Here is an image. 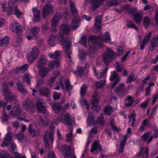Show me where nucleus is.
<instances>
[{
	"label": "nucleus",
	"mask_w": 158,
	"mask_h": 158,
	"mask_svg": "<svg viewBox=\"0 0 158 158\" xmlns=\"http://www.w3.org/2000/svg\"><path fill=\"white\" fill-rule=\"evenodd\" d=\"M114 66L118 72H120L123 69V67L121 65L118 61H117L115 63Z\"/></svg>",
	"instance_id": "59"
},
{
	"label": "nucleus",
	"mask_w": 158,
	"mask_h": 158,
	"mask_svg": "<svg viewBox=\"0 0 158 158\" xmlns=\"http://www.w3.org/2000/svg\"><path fill=\"white\" fill-rule=\"evenodd\" d=\"M115 56V52L111 49L108 48L103 55V60L106 64L114 59Z\"/></svg>",
	"instance_id": "7"
},
{
	"label": "nucleus",
	"mask_w": 158,
	"mask_h": 158,
	"mask_svg": "<svg viewBox=\"0 0 158 158\" xmlns=\"http://www.w3.org/2000/svg\"><path fill=\"white\" fill-rule=\"evenodd\" d=\"M114 120L111 119L109 123V124L111 126L112 129L114 131L118 132L120 129L115 127L114 125Z\"/></svg>",
	"instance_id": "58"
},
{
	"label": "nucleus",
	"mask_w": 158,
	"mask_h": 158,
	"mask_svg": "<svg viewBox=\"0 0 158 158\" xmlns=\"http://www.w3.org/2000/svg\"><path fill=\"white\" fill-rule=\"evenodd\" d=\"M54 11L53 7L49 2H48L44 6L43 10V16L45 17L47 16L52 14Z\"/></svg>",
	"instance_id": "12"
},
{
	"label": "nucleus",
	"mask_w": 158,
	"mask_h": 158,
	"mask_svg": "<svg viewBox=\"0 0 158 158\" xmlns=\"http://www.w3.org/2000/svg\"><path fill=\"white\" fill-rule=\"evenodd\" d=\"M10 30L17 34H21L22 30L21 25L16 22H13L11 23L9 26Z\"/></svg>",
	"instance_id": "10"
},
{
	"label": "nucleus",
	"mask_w": 158,
	"mask_h": 158,
	"mask_svg": "<svg viewBox=\"0 0 158 158\" xmlns=\"http://www.w3.org/2000/svg\"><path fill=\"white\" fill-rule=\"evenodd\" d=\"M81 43L85 47H86V38L85 36H82L81 38V42L76 43L74 45L75 46H78V44Z\"/></svg>",
	"instance_id": "56"
},
{
	"label": "nucleus",
	"mask_w": 158,
	"mask_h": 158,
	"mask_svg": "<svg viewBox=\"0 0 158 158\" xmlns=\"http://www.w3.org/2000/svg\"><path fill=\"white\" fill-rule=\"evenodd\" d=\"M113 108L112 106H107L104 109V112L105 114L108 116L110 115L111 113L113 112Z\"/></svg>",
	"instance_id": "51"
},
{
	"label": "nucleus",
	"mask_w": 158,
	"mask_h": 158,
	"mask_svg": "<svg viewBox=\"0 0 158 158\" xmlns=\"http://www.w3.org/2000/svg\"><path fill=\"white\" fill-rule=\"evenodd\" d=\"M15 138H17L19 142H21L25 139V137L23 133H20L19 134H16Z\"/></svg>",
	"instance_id": "57"
},
{
	"label": "nucleus",
	"mask_w": 158,
	"mask_h": 158,
	"mask_svg": "<svg viewBox=\"0 0 158 158\" xmlns=\"http://www.w3.org/2000/svg\"><path fill=\"white\" fill-rule=\"evenodd\" d=\"M70 149V147L68 145H64L62 146L61 150L64 158H66L67 156L69 155Z\"/></svg>",
	"instance_id": "31"
},
{
	"label": "nucleus",
	"mask_w": 158,
	"mask_h": 158,
	"mask_svg": "<svg viewBox=\"0 0 158 158\" xmlns=\"http://www.w3.org/2000/svg\"><path fill=\"white\" fill-rule=\"evenodd\" d=\"M124 84L122 83L120 84L117 87L116 90V93L119 96L122 97L127 94L126 89L124 88Z\"/></svg>",
	"instance_id": "15"
},
{
	"label": "nucleus",
	"mask_w": 158,
	"mask_h": 158,
	"mask_svg": "<svg viewBox=\"0 0 158 158\" xmlns=\"http://www.w3.org/2000/svg\"><path fill=\"white\" fill-rule=\"evenodd\" d=\"M19 78H20V80H22L23 82L26 81L27 82V84L30 85H31L30 79L32 78V77L30 76L29 74L26 73L24 74L23 77H20Z\"/></svg>",
	"instance_id": "41"
},
{
	"label": "nucleus",
	"mask_w": 158,
	"mask_h": 158,
	"mask_svg": "<svg viewBox=\"0 0 158 158\" xmlns=\"http://www.w3.org/2000/svg\"><path fill=\"white\" fill-rule=\"evenodd\" d=\"M73 133L72 131H71L69 133L66 134V141L68 142L71 141L73 139L72 136Z\"/></svg>",
	"instance_id": "64"
},
{
	"label": "nucleus",
	"mask_w": 158,
	"mask_h": 158,
	"mask_svg": "<svg viewBox=\"0 0 158 158\" xmlns=\"http://www.w3.org/2000/svg\"><path fill=\"white\" fill-rule=\"evenodd\" d=\"M22 82H23L22 80H20V78H19L18 81H16L18 90L21 93H24L26 92V90L24 88L23 86L21 84V83Z\"/></svg>",
	"instance_id": "40"
},
{
	"label": "nucleus",
	"mask_w": 158,
	"mask_h": 158,
	"mask_svg": "<svg viewBox=\"0 0 158 158\" xmlns=\"http://www.w3.org/2000/svg\"><path fill=\"white\" fill-rule=\"evenodd\" d=\"M127 27L128 28H133L137 30H138V28L137 27L132 21L128 20L127 21Z\"/></svg>",
	"instance_id": "60"
},
{
	"label": "nucleus",
	"mask_w": 158,
	"mask_h": 158,
	"mask_svg": "<svg viewBox=\"0 0 158 158\" xmlns=\"http://www.w3.org/2000/svg\"><path fill=\"white\" fill-rule=\"evenodd\" d=\"M58 80V81L56 82V84L57 86L55 87V89L57 90L61 89L63 90H64V88L63 83L62 82L63 77H61L60 79H59Z\"/></svg>",
	"instance_id": "43"
},
{
	"label": "nucleus",
	"mask_w": 158,
	"mask_h": 158,
	"mask_svg": "<svg viewBox=\"0 0 158 158\" xmlns=\"http://www.w3.org/2000/svg\"><path fill=\"white\" fill-rule=\"evenodd\" d=\"M28 68L27 64H24L19 68H17L14 71V73H21L25 72Z\"/></svg>",
	"instance_id": "33"
},
{
	"label": "nucleus",
	"mask_w": 158,
	"mask_h": 158,
	"mask_svg": "<svg viewBox=\"0 0 158 158\" xmlns=\"http://www.w3.org/2000/svg\"><path fill=\"white\" fill-rule=\"evenodd\" d=\"M110 38L109 33H105L99 37L95 35H90L89 38V45L90 52L89 55L93 57L95 56V52L98 48L102 47L103 44L99 43L107 42L110 40Z\"/></svg>",
	"instance_id": "2"
},
{
	"label": "nucleus",
	"mask_w": 158,
	"mask_h": 158,
	"mask_svg": "<svg viewBox=\"0 0 158 158\" xmlns=\"http://www.w3.org/2000/svg\"><path fill=\"white\" fill-rule=\"evenodd\" d=\"M148 149L147 148H142L139 154V156L140 158H146L148 156Z\"/></svg>",
	"instance_id": "37"
},
{
	"label": "nucleus",
	"mask_w": 158,
	"mask_h": 158,
	"mask_svg": "<svg viewBox=\"0 0 158 158\" xmlns=\"http://www.w3.org/2000/svg\"><path fill=\"white\" fill-rule=\"evenodd\" d=\"M127 136L123 135V136L122 139L120 143L119 147L118 149V151L119 153H122L123 151L124 147L127 140Z\"/></svg>",
	"instance_id": "30"
},
{
	"label": "nucleus",
	"mask_w": 158,
	"mask_h": 158,
	"mask_svg": "<svg viewBox=\"0 0 158 158\" xmlns=\"http://www.w3.org/2000/svg\"><path fill=\"white\" fill-rule=\"evenodd\" d=\"M71 116L69 113H63L57 120H54L52 123L49 125V131H47L44 136L43 140L45 143L46 148L49 146L48 141L50 140L51 142L53 141V139L54 135V126L57 125L60 122L67 125H71L72 121Z\"/></svg>",
	"instance_id": "1"
},
{
	"label": "nucleus",
	"mask_w": 158,
	"mask_h": 158,
	"mask_svg": "<svg viewBox=\"0 0 158 158\" xmlns=\"http://www.w3.org/2000/svg\"><path fill=\"white\" fill-rule=\"evenodd\" d=\"M70 29L69 25L63 24L60 28V32L59 33L58 37L59 39H61V44L62 45L63 51L65 53L66 57L71 60V57L72 56V52L70 49L71 46V42L69 40L64 39V35L68 34L70 32Z\"/></svg>",
	"instance_id": "3"
},
{
	"label": "nucleus",
	"mask_w": 158,
	"mask_h": 158,
	"mask_svg": "<svg viewBox=\"0 0 158 158\" xmlns=\"http://www.w3.org/2000/svg\"><path fill=\"white\" fill-rule=\"evenodd\" d=\"M9 43V38L7 36L2 38L0 40V45L1 46H6Z\"/></svg>",
	"instance_id": "47"
},
{
	"label": "nucleus",
	"mask_w": 158,
	"mask_h": 158,
	"mask_svg": "<svg viewBox=\"0 0 158 158\" xmlns=\"http://www.w3.org/2000/svg\"><path fill=\"white\" fill-rule=\"evenodd\" d=\"M52 106L54 110L56 113H58L61 110H64L69 107V104L67 103L63 107H60L59 105L57 103H53Z\"/></svg>",
	"instance_id": "16"
},
{
	"label": "nucleus",
	"mask_w": 158,
	"mask_h": 158,
	"mask_svg": "<svg viewBox=\"0 0 158 158\" xmlns=\"http://www.w3.org/2000/svg\"><path fill=\"white\" fill-rule=\"evenodd\" d=\"M92 114L90 112L89 114V116L87 120V123L89 126H91L94 124Z\"/></svg>",
	"instance_id": "50"
},
{
	"label": "nucleus",
	"mask_w": 158,
	"mask_h": 158,
	"mask_svg": "<svg viewBox=\"0 0 158 158\" xmlns=\"http://www.w3.org/2000/svg\"><path fill=\"white\" fill-rule=\"evenodd\" d=\"M78 55L79 58L80 60H85L86 58L87 53L84 51L81 50L79 51Z\"/></svg>",
	"instance_id": "55"
},
{
	"label": "nucleus",
	"mask_w": 158,
	"mask_h": 158,
	"mask_svg": "<svg viewBox=\"0 0 158 158\" xmlns=\"http://www.w3.org/2000/svg\"><path fill=\"white\" fill-rule=\"evenodd\" d=\"M60 74V72L58 71H54L52 74L51 78L49 80L48 84L51 85L54 82L55 79Z\"/></svg>",
	"instance_id": "32"
},
{
	"label": "nucleus",
	"mask_w": 158,
	"mask_h": 158,
	"mask_svg": "<svg viewBox=\"0 0 158 158\" xmlns=\"http://www.w3.org/2000/svg\"><path fill=\"white\" fill-rule=\"evenodd\" d=\"M149 123V120L146 119L144 120L141 125L139 131H140L142 132L143 131L144 129L148 125Z\"/></svg>",
	"instance_id": "46"
},
{
	"label": "nucleus",
	"mask_w": 158,
	"mask_h": 158,
	"mask_svg": "<svg viewBox=\"0 0 158 158\" xmlns=\"http://www.w3.org/2000/svg\"><path fill=\"white\" fill-rule=\"evenodd\" d=\"M153 135L149 132L144 134L143 136V139L147 141L148 143H150L152 139Z\"/></svg>",
	"instance_id": "36"
},
{
	"label": "nucleus",
	"mask_w": 158,
	"mask_h": 158,
	"mask_svg": "<svg viewBox=\"0 0 158 158\" xmlns=\"http://www.w3.org/2000/svg\"><path fill=\"white\" fill-rule=\"evenodd\" d=\"M151 22V19L148 17H146L143 19L144 25L145 27L149 26Z\"/></svg>",
	"instance_id": "63"
},
{
	"label": "nucleus",
	"mask_w": 158,
	"mask_h": 158,
	"mask_svg": "<svg viewBox=\"0 0 158 158\" xmlns=\"http://www.w3.org/2000/svg\"><path fill=\"white\" fill-rule=\"evenodd\" d=\"M39 92L40 94L44 96L48 97L50 95L49 89L45 87L41 88L39 90Z\"/></svg>",
	"instance_id": "34"
},
{
	"label": "nucleus",
	"mask_w": 158,
	"mask_h": 158,
	"mask_svg": "<svg viewBox=\"0 0 158 158\" xmlns=\"http://www.w3.org/2000/svg\"><path fill=\"white\" fill-rule=\"evenodd\" d=\"M38 122L40 125L46 126L48 124V117L45 116L44 119L42 118L41 117L40 118V120H38Z\"/></svg>",
	"instance_id": "44"
},
{
	"label": "nucleus",
	"mask_w": 158,
	"mask_h": 158,
	"mask_svg": "<svg viewBox=\"0 0 158 158\" xmlns=\"http://www.w3.org/2000/svg\"><path fill=\"white\" fill-rule=\"evenodd\" d=\"M137 10V7L134 6L130 9L129 13L133 14L134 19L137 24L140 23L142 19L143 15V11L140 12H137L135 14L134 12Z\"/></svg>",
	"instance_id": "6"
},
{
	"label": "nucleus",
	"mask_w": 158,
	"mask_h": 158,
	"mask_svg": "<svg viewBox=\"0 0 158 158\" xmlns=\"http://www.w3.org/2000/svg\"><path fill=\"white\" fill-rule=\"evenodd\" d=\"M103 116V114H99L96 122V124L101 126H103L105 124L106 122L104 119Z\"/></svg>",
	"instance_id": "35"
},
{
	"label": "nucleus",
	"mask_w": 158,
	"mask_h": 158,
	"mask_svg": "<svg viewBox=\"0 0 158 158\" xmlns=\"http://www.w3.org/2000/svg\"><path fill=\"white\" fill-rule=\"evenodd\" d=\"M39 54V52L37 47H34L32 48L30 53L27 56V58L30 62H32L36 59Z\"/></svg>",
	"instance_id": "8"
},
{
	"label": "nucleus",
	"mask_w": 158,
	"mask_h": 158,
	"mask_svg": "<svg viewBox=\"0 0 158 158\" xmlns=\"http://www.w3.org/2000/svg\"><path fill=\"white\" fill-rule=\"evenodd\" d=\"M65 86L66 90L68 92L71 91L73 86L70 84V82L69 80H66L65 81Z\"/></svg>",
	"instance_id": "53"
},
{
	"label": "nucleus",
	"mask_w": 158,
	"mask_h": 158,
	"mask_svg": "<svg viewBox=\"0 0 158 158\" xmlns=\"http://www.w3.org/2000/svg\"><path fill=\"white\" fill-rule=\"evenodd\" d=\"M136 117V114L135 113H133L132 114H131V115H129V117L130 118L129 121L130 122H132V123L131 125L133 126L135 122V118Z\"/></svg>",
	"instance_id": "61"
},
{
	"label": "nucleus",
	"mask_w": 158,
	"mask_h": 158,
	"mask_svg": "<svg viewBox=\"0 0 158 158\" xmlns=\"http://www.w3.org/2000/svg\"><path fill=\"white\" fill-rule=\"evenodd\" d=\"M80 20L79 18L75 17L73 19L71 24V27L73 30L77 29L80 25Z\"/></svg>",
	"instance_id": "22"
},
{
	"label": "nucleus",
	"mask_w": 158,
	"mask_h": 158,
	"mask_svg": "<svg viewBox=\"0 0 158 158\" xmlns=\"http://www.w3.org/2000/svg\"><path fill=\"white\" fill-rule=\"evenodd\" d=\"M17 2V0H9L7 2L5 1L1 3L3 11L6 12L8 16H9L12 13L14 6Z\"/></svg>",
	"instance_id": "5"
},
{
	"label": "nucleus",
	"mask_w": 158,
	"mask_h": 158,
	"mask_svg": "<svg viewBox=\"0 0 158 158\" xmlns=\"http://www.w3.org/2000/svg\"><path fill=\"white\" fill-rule=\"evenodd\" d=\"M35 105L37 110L40 113L46 114L47 111L42 102L39 100L36 101Z\"/></svg>",
	"instance_id": "21"
},
{
	"label": "nucleus",
	"mask_w": 158,
	"mask_h": 158,
	"mask_svg": "<svg viewBox=\"0 0 158 158\" xmlns=\"http://www.w3.org/2000/svg\"><path fill=\"white\" fill-rule=\"evenodd\" d=\"M12 138L10 133H7L4 138L3 141L1 144V146L4 148L9 145L12 142Z\"/></svg>",
	"instance_id": "18"
},
{
	"label": "nucleus",
	"mask_w": 158,
	"mask_h": 158,
	"mask_svg": "<svg viewBox=\"0 0 158 158\" xmlns=\"http://www.w3.org/2000/svg\"><path fill=\"white\" fill-rule=\"evenodd\" d=\"M88 71V69L86 68H83L81 67H78L77 72L75 74L77 75H83V74L86 73Z\"/></svg>",
	"instance_id": "39"
},
{
	"label": "nucleus",
	"mask_w": 158,
	"mask_h": 158,
	"mask_svg": "<svg viewBox=\"0 0 158 158\" xmlns=\"http://www.w3.org/2000/svg\"><path fill=\"white\" fill-rule=\"evenodd\" d=\"M14 12L15 14L18 18L21 16L22 13L20 12L17 6H15L14 9Z\"/></svg>",
	"instance_id": "62"
},
{
	"label": "nucleus",
	"mask_w": 158,
	"mask_h": 158,
	"mask_svg": "<svg viewBox=\"0 0 158 158\" xmlns=\"http://www.w3.org/2000/svg\"><path fill=\"white\" fill-rule=\"evenodd\" d=\"M110 80L111 81H114L112 83H110L108 85L109 89H112L117 84L120 80L118 74L115 71L111 72V76L110 78Z\"/></svg>",
	"instance_id": "9"
},
{
	"label": "nucleus",
	"mask_w": 158,
	"mask_h": 158,
	"mask_svg": "<svg viewBox=\"0 0 158 158\" xmlns=\"http://www.w3.org/2000/svg\"><path fill=\"white\" fill-rule=\"evenodd\" d=\"M61 53V51H56L54 53H49L48 56L51 58H57L60 56Z\"/></svg>",
	"instance_id": "48"
},
{
	"label": "nucleus",
	"mask_w": 158,
	"mask_h": 158,
	"mask_svg": "<svg viewBox=\"0 0 158 158\" xmlns=\"http://www.w3.org/2000/svg\"><path fill=\"white\" fill-rule=\"evenodd\" d=\"M69 4L71 11L73 15L76 16L78 12L75 7L74 4L73 2H70Z\"/></svg>",
	"instance_id": "54"
},
{
	"label": "nucleus",
	"mask_w": 158,
	"mask_h": 158,
	"mask_svg": "<svg viewBox=\"0 0 158 158\" xmlns=\"http://www.w3.org/2000/svg\"><path fill=\"white\" fill-rule=\"evenodd\" d=\"M102 150L101 146L98 143L97 141L93 143L92 145L91 148L90 149V151L91 153H93L96 151H100Z\"/></svg>",
	"instance_id": "28"
},
{
	"label": "nucleus",
	"mask_w": 158,
	"mask_h": 158,
	"mask_svg": "<svg viewBox=\"0 0 158 158\" xmlns=\"http://www.w3.org/2000/svg\"><path fill=\"white\" fill-rule=\"evenodd\" d=\"M14 85V82L12 81L9 83L7 82H4L2 86V92L3 95L4 96V98L7 102H13L15 103L18 101V99L15 95L11 93L8 89L9 86H12Z\"/></svg>",
	"instance_id": "4"
},
{
	"label": "nucleus",
	"mask_w": 158,
	"mask_h": 158,
	"mask_svg": "<svg viewBox=\"0 0 158 158\" xmlns=\"http://www.w3.org/2000/svg\"><path fill=\"white\" fill-rule=\"evenodd\" d=\"M158 47V35L153 37L151 40L149 46V49L152 51H153L156 47Z\"/></svg>",
	"instance_id": "17"
},
{
	"label": "nucleus",
	"mask_w": 158,
	"mask_h": 158,
	"mask_svg": "<svg viewBox=\"0 0 158 158\" xmlns=\"http://www.w3.org/2000/svg\"><path fill=\"white\" fill-rule=\"evenodd\" d=\"M106 83L105 80H100L98 82H97L95 84V86L96 89H101L105 85Z\"/></svg>",
	"instance_id": "49"
},
{
	"label": "nucleus",
	"mask_w": 158,
	"mask_h": 158,
	"mask_svg": "<svg viewBox=\"0 0 158 158\" xmlns=\"http://www.w3.org/2000/svg\"><path fill=\"white\" fill-rule=\"evenodd\" d=\"M103 0H93L92 6L93 10H95L98 7L102 2Z\"/></svg>",
	"instance_id": "42"
},
{
	"label": "nucleus",
	"mask_w": 158,
	"mask_h": 158,
	"mask_svg": "<svg viewBox=\"0 0 158 158\" xmlns=\"http://www.w3.org/2000/svg\"><path fill=\"white\" fill-rule=\"evenodd\" d=\"M21 110L19 106L17 105L14 106L10 112V114L14 117L18 116L21 112Z\"/></svg>",
	"instance_id": "20"
},
{
	"label": "nucleus",
	"mask_w": 158,
	"mask_h": 158,
	"mask_svg": "<svg viewBox=\"0 0 158 158\" xmlns=\"http://www.w3.org/2000/svg\"><path fill=\"white\" fill-rule=\"evenodd\" d=\"M60 63L59 61L57 60L55 61H51L49 64V67L51 69L57 68L59 66Z\"/></svg>",
	"instance_id": "45"
},
{
	"label": "nucleus",
	"mask_w": 158,
	"mask_h": 158,
	"mask_svg": "<svg viewBox=\"0 0 158 158\" xmlns=\"http://www.w3.org/2000/svg\"><path fill=\"white\" fill-rule=\"evenodd\" d=\"M38 69L40 70V75L41 77H44L48 74L49 70L48 68L43 67Z\"/></svg>",
	"instance_id": "38"
},
{
	"label": "nucleus",
	"mask_w": 158,
	"mask_h": 158,
	"mask_svg": "<svg viewBox=\"0 0 158 158\" xmlns=\"http://www.w3.org/2000/svg\"><path fill=\"white\" fill-rule=\"evenodd\" d=\"M62 17V14L60 13H58L55 15L53 17L51 22L53 27H55L57 25Z\"/></svg>",
	"instance_id": "19"
},
{
	"label": "nucleus",
	"mask_w": 158,
	"mask_h": 158,
	"mask_svg": "<svg viewBox=\"0 0 158 158\" xmlns=\"http://www.w3.org/2000/svg\"><path fill=\"white\" fill-rule=\"evenodd\" d=\"M58 37H59V35H51L48 38V44L52 47H54L56 44V40L58 39L61 42V39H59Z\"/></svg>",
	"instance_id": "14"
},
{
	"label": "nucleus",
	"mask_w": 158,
	"mask_h": 158,
	"mask_svg": "<svg viewBox=\"0 0 158 158\" xmlns=\"http://www.w3.org/2000/svg\"><path fill=\"white\" fill-rule=\"evenodd\" d=\"M98 93L97 92H95L93 96V100L92 101V106L91 108L93 109H94L97 112H98L100 110V107L98 106V99L97 96Z\"/></svg>",
	"instance_id": "11"
},
{
	"label": "nucleus",
	"mask_w": 158,
	"mask_h": 158,
	"mask_svg": "<svg viewBox=\"0 0 158 158\" xmlns=\"http://www.w3.org/2000/svg\"><path fill=\"white\" fill-rule=\"evenodd\" d=\"M87 86L86 85L84 84L81 87L80 90V94L82 97L84 96L86 93L87 89Z\"/></svg>",
	"instance_id": "52"
},
{
	"label": "nucleus",
	"mask_w": 158,
	"mask_h": 158,
	"mask_svg": "<svg viewBox=\"0 0 158 158\" xmlns=\"http://www.w3.org/2000/svg\"><path fill=\"white\" fill-rule=\"evenodd\" d=\"M93 69L95 75L98 79L101 78L103 76L105 75L108 70V69L106 68L104 70H102L99 73L95 67H93Z\"/></svg>",
	"instance_id": "23"
},
{
	"label": "nucleus",
	"mask_w": 158,
	"mask_h": 158,
	"mask_svg": "<svg viewBox=\"0 0 158 158\" xmlns=\"http://www.w3.org/2000/svg\"><path fill=\"white\" fill-rule=\"evenodd\" d=\"M95 29L94 32L95 33H97L99 31L101 27V18L100 17H97L95 20Z\"/></svg>",
	"instance_id": "27"
},
{
	"label": "nucleus",
	"mask_w": 158,
	"mask_h": 158,
	"mask_svg": "<svg viewBox=\"0 0 158 158\" xmlns=\"http://www.w3.org/2000/svg\"><path fill=\"white\" fill-rule=\"evenodd\" d=\"M39 32V27H35L32 28L30 31V35H28L27 36L28 40H29L33 39L34 37H36Z\"/></svg>",
	"instance_id": "13"
},
{
	"label": "nucleus",
	"mask_w": 158,
	"mask_h": 158,
	"mask_svg": "<svg viewBox=\"0 0 158 158\" xmlns=\"http://www.w3.org/2000/svg\"><path fill=\"white\" fill-rule=\"evenodd\" d=\"M46 62L47 59L44 55H41L37 61V67L38 69H40L41 67H43V65L46 64Z\"/></svg>",
	"instance_id": "24"
},
{
	"label": "nucleus",
	"mask_w": 158,
	"mask_h": 158,
	"mask_svg": "<svg viewBox=\"0 0 158 158\" xmlns=\"http://www.w3.org/2000/svg\"><path fill=\"white\" fill-rule=\"evenodd\" d=\"M151 34V32H150L144 36L143 40L142 42L140 45L141 50H142L145 48L146 44L148 43L150 40Z\"/></svg>",
	"instance_id": "25"
},
{
	"label": "nucleus",
	"mask_w": 158,
	"mask_h": 158,
	"mask_svg": "<svg viewBox=\"0 0 158 158\" xmlns=\"http://www.w3.org/2000/svg\"><path fill=\"white\" fill-rule=\"evenodd\" d=\"M23 108L24 109L27 111H33L34 110V107L31 106V103L29 100H27L24 102Z\"/></svg>",
	"instance_id": "29"
},
{
	"label": "nucleus",
	"mask_w": 158,
	"mask_h": 158,
	"mask_svg": "<svg viewBox=\"0 0 158 158\" xmlns=\"http://www.w3.org/2000/svg\"><path fill=\"white\" fill-rule=\"evenodd\" d=\"M32 11L33 13V21L35 22H38L40 17V11L34 7L32 8Z\"/></svg>",
	"instance_id": "26"
}]
</instances>
